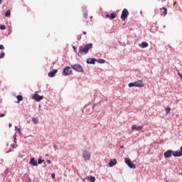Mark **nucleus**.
I'll use <instances>...</instances> for the list:
<instances>
[{"label": "nucleus", "instance_id": "nucleus-1", "mask_svg": "<svg viewBox=\"0 0 182 182\" xmlns=\"http://www.w3.org/2000/svg\"><path fill=\"white\" fill-rule=\"evenodd\" d=\"M93 48L92 43H88L79 48L78 56L86 55L89 53V50Z\"/></svg>", "mask_w": 182, "mask_h": 182}, {"label": "nucleus", "instance_id": "nucleus-2", "mask_svg": "<svg viewBox=\"0 0 182 182\" xmlns=\"http://www.w3.org/2000/svg\"><path fill=\"white\" fill-rule=\"evenodd\" d=\"M128 86L129 87H143L144 84H143V81L139 80L136 82L129 83Z\"/></svg>", "mask_w": 182, "mask_h": 182}, {"label": "nucleus", "instance_id": "nucleus-3", "mask_svg": "<svg viewBox=\"0 0 182 182\" xmlns=\"http://www.w3.org/2000/svg\"><path fill=\"white\" fill-rule=\"evenodd\" d=\"M71 68L76 72H80V73H83V67H82L80 64H75L72 65Z\"/></svg>", "mask_w": 182, "mask_h": 182}, {"label": "nucleus", "instance_id": "nucleus-4", "mask_svg": "<svg viewBox=\"0 0 182 182\" xmlns=\"http://www.w3.org/2000/svg\"><path fill=\"white\" fill-rule=\"evenodd\" d=\"M124 162L128 166V167H129V168H136V165L133 164L129 158H125Z\"/></svg>", "mask_w": 182, "mask_h": 182}, {"label": "nucleus", "instance_id": "nucleus-5", "mask_svg": "<svg viewBox=\"0 0 182 182\" xmlns=\"http://www.w3.org/2000/svg\"><path fill=\"white\" fill-rule=\"evenodd\" d=\"M82 158L84 159L85 161H87L90 160V152L83 150L82 151Z\"/></svg>", "mask_w": 182, "mask_h": 182}, {"label": "nucleus", "instance_id": "nucleus-6", "mask_svg": "<svg viewBox=\"0 0 182 182\" xmlns=\"http://www.w3.org/2000/svg\"><path fill=\"white\" fill-rule=\"evenodd\" d=\"M127 16H129V10H127V9H124L121 14V19L122 21H126Z\"/></svg>", "mask_w": 182, "mask_h": 182}, {"label": "nucleus", "instance_id": "nucleus-7", "mask_svg": "<svg viewBox=\"0 0 182 182\" xmlns=\"http://www.w3.org/2000/svg\"><path fill=\"white\" fill-rule=\"evenodd\" d=\"M72 73V69L70 67H66L65 68L63 69V76H68Z\"/></svg>", "mask_w": 182, "mask_h": 182}, {"label": "nucleus", "instance_id": "nucleus-8", "mask_svg": "<svg viewBox=\"0 0 182 182\" xmlns=\"http://www.w3.org/2000/svg\"><path fill=\"white\" fill-rule=\"evenodd\" d=\"M33 99L34 100H36V102H41V100H42L43 99V96H41L38 94H35L33 96Z\"/></svg>", "mask_w": 182, "mask_h": 182}, {"label": "nucleus", "instance_id": "nucleus-9", "mask_svg": "<svg viewBox=\"0 0 182 182\" xmlns=\"http://www.w3.org/2000/svg\"><path fill=\"white\" fill-rule=\"evenodd\" d=\"M173 156V151L171 150H168L164 153V157L166 159H170Z\"/></svg>", "mask_w": 182, "mask_h": 182}, {"label": "nucleus", "instance_id": "nucleus-10", "mask_svg": "<svg viewBox=\"0 0 182 182\" xmlns=\"http://www.w3.org/2000/svg\"><path fill=\"white\" fill-rule=\"evenodd\" d=\"M172 156H173V157H181L182 156V152L181 151H172Z\"/></svg>", "mask_w": 182, "mask_h": 182}, {"label": "nucleus", "instance_id": "nucleus-11", "mask_svg": "<svg viewBox=\"0 0 182 182\" xmlns=\"http://www.w3.org/2000/svg\"><path fill=\"white\" fill-rule=\"evenodd\" d=\"M117 14L114 13H111L109 14L106 15V18H108L109 19H114L117 18Z\"/></svg>", "mask_w": 182, "mask_h": 182}, {"label": "nucleus", "instance_id": "nucleus-12", "mask_svg": "<svg viewBox=\"0 0 182 182\" xmlns=\"http://www.w3.org/2000/svg\"><path fill=\"white\" fill-rule=\"evenodd\" d=\"M116 164H117V161L116 160V159H110L109 163V167H113V166H116Z\"/></svg>", "mask_w": 182, "mask_h": 182}, {"label": "nucleus", "instance_id": "nucleus-13", "mask_svg": "<svg viewBox=\"0 0 182 182\" xmlns=\"http://www.w3.org/2000/svg\"><path fill=\"white\" fill-rule=\"evenodd\" d=\"M160 14L161 15H162L163 16H166V15H167V9H166V7H162L160 9Z\"/></svg>", "mask_w": 182, "mask_h": 182}, {"label": "nucleus", "instance_id": "nucleus-14", "mask_svg": "<svg viewBox=\"0 0 182 182\" xmlns=\"http://www.w3.org/2000/svg\"><path fill=\"white\" fill-rule=\"evenodd\" d=\"M57 73H58V70L55 69V70H53L52 71H50L48 73V77H55V75H56Z\"/></svg>", "mask_w": 182, "mask_h": 182}, {"label": "nucleus", "instance_id": "nucleus-15", "mask_svg": "<svg viewBox=\"0 0 182 182\" xmlns=\"http://www.w3.org/2000/svg\"><path fill=\"white\" fill-rule=\"evenodd\" d=\"M132 130H136V132H139V131L141 130V129H143V127L134 124L132 126Z\"/></svg>", "mask_w": 182, "mask_h": 182}, {"label": "nucleus", "instance_id": "nucleus-16", "mask_svg": "<svg viewBox=\"0 0 182 182\" xmlns=\"http://www.w3.org/2000/svg\"><path fill=\"white\" fill-rule=\"evenodd\" d=\"M95 63H96L95 58H88L87 60V63H88L90 65H95Z\"/></svg>", "mask_w": 182, "mask_h": 182}, {"label": "nucleus", "instance_id": "nucleus-17", "mask_svg": "<svg viewBox=\"0 0 182 182\" xmlns=\"http://www.w3.org/2000/svg\"><path fill=\"white\" fill-rule=\"evenodd\" d=\"M29 164H31V166H38V162L36 161H35V158H31L30 159Z\"/></svg>", "mask_w": 182, "mask_h": 182}, {"label": "nucleus", "instance_id": "nucleus-18", "mask_svg": "<svg viewBox=\"0 0 182 182\" xmlns=\"http://www.w3.org/2000/svg\"><path fill=\"white\" fill-rule=\"evenodd\" d=\"M139 46V48H142V49H144V48H147L149 46V43L146 41H144L141 43H140Z\"/></svg>", "mask_w": 182, "mask_h": 182}, {"label": "nucleus", "instance_id": "nucleus-19", "mask_svg": "<svg viewBox=\"0 0 182 182\" xmlns=\"http://www.w3.org/2000/svg\"><path fill=\"white\" fill-rule=\"evenodd\" d=\"M87 180L88 181H90V182H95L96 181V178H95V176H88L87 178Z\"/></svg>", "mask_w": 182, "mask_h": 182}, {"label": "nucleus", "instance_id": "nucleus-20", "mask_svg": "<svg viewBox=\"0 0 182 182\" xmlns=\"http://www.w3.org/2000/svg\"><path fill=\"white\" fill-rule=\"evenodd\" d=\"M16 99L18 100L17 103H19V102H22V100H23V97H22V95H17Z\"/></svg>", "mask_w": 182, "mask_h": 182}, {"label": "nucleus", "instance_id": "nucleus-21", "mask_svg": "<svg viewBox=\"0 0 182 182\" xmlns=\"http://www.w3.org/2000/svg\"><path fill=\"white\" fill-rule=\"evenodd\" d=\"M32 122L34 123V124H38L39 123V119L38 118H33Z\"/></svg>", "mask_w": 182, "mask_h": 182}, {"label": "nucleus", "instance_id": "nucleus-22", "mask_svg": "<svg viewBox=\"0 0 182 182\" xmlns=\"http://www.w3.org/2000/svg\"><path fill=\"white\" fill-rule=\"evenodd\" d=\"M97 62H98V63H106V60L102 58H99L98 60H97Z\"/></svg>", "mask_w": 182, "mask_h": 182}, {"label": "nucleus", "instance_id": "nucleus-23", "mask_svg": "<svg viewBox=\"0 0 182 182\" xmlns=\"http://www.w3.org/2000/svg\"><path fill=\"white\" fill-rule=\"evenodd\" d=\"M5 16H6V18H9V16H11V10H7L6 14H5Z\"/></svg>", "mask_w": 182, "mask_h": 182}, {"label": "nucleus", "instance_id": "nucleus-24", "mask_svg": "<svg viewBox=\"0 0 182 182\" xmlns=\"http://www.w3.org/2000/svg\"><path fill=\"white\" fill-rule=\"evenodd\" d=\"M171 111V109L170 107H167L166 109V114H168V113H170Z\"/></svg>", "mask_w": 182, "mask_h": 182}, {"label": "nucleus", "instance_id": "nucleus-25", "mask_svg": "<svg viewBox=\"0 0 182 182\" xmlns=\"http://www.w3.org/2000/svg\"><path fill=\"white\" fill-rule=\"evenodd\" d=\"M43 161H45V159H38V164H42L43 163Z\"/></svg>", "mask_w": 182, "mask_h": 182}, {"label": "nucleus", "instance_id": "nucleus-26", "mask_svg": "<svg viewBox=\"0 0 182 182\" xmlns=\"http://www.w3.org/2000/svg\"><path fill=\"white\" fill-rule=\"evenodd\" d=\"M4 58H5V53H1L0 54V59H4Z\"/></svg>", "mask_w": 182, "mask_h": 182}, {"label": "nucleus", "instance_id": "nucleus-27", "mask_svg": "<svg viewBox=\"0 0 182 182\" xmlns=\"http://www.w3.org/2000/svg\"><path fill=\"white\" fill-rule=\"evenodd\" d=\"M0 29H1V31H5L6 29L5 25H0Z\"/></svg>", "mask_w": 182, "mask_h": 182}, {"label": "nucleus", "instance_id": "nucleus-28", "mask_svg": "<svg viewBox=\"0 0 182 182\" xmlns=\"http://www.w3.org/2000/svg\"><path fill=\"white\" fill-rule=\"evenodd\" d=\"M5 49V47L4 46V45H0V50H2Z\"/></svg>", "mask_w": 182, "mask_h": 182}, {"label": "nucleus", "instance_id": "nucleus-29", "mask_svg": "<svg viewBox=\"0 0 182 182\" xmlns=\"http://www.w3.org/2000/svg\"><path fill=\"white\" fill-rule=\"evenodd\" d=\"M83 17L86 19L87 18V13H85Z\"/></svg>", "mask_w": 182, "mask_h": 182}, {"label": "nucleus", "instance_id": "nucleus-30", "mask_svg": "<svg viewBox=\"0 0 182 182\" xmlns=\"http://www.w3.org/2000/svg\"><path fill=\"white\" fill-rule=\"evenodd\" d=\"M11 146L13 149H16V147H18V144H16V145L12 144Z\"/></svg>", "mask_w": 182, "mask_h": 182}, {"label": "nucleus", "instance_id": "nucleus-31", "mask_svg": "<svg viewBox=\"0 0 182 182\" xmlns=\"http://www.w3.org/2000/svg\"><path fill=\"white\" fill-rule=\"evenodd\" d=\"M0 117H5V114H0Z\"/></svg>", "mask_w": 182, "mask_h": 182}, {"label": "nucleus", "instance_id": "nucleus-32", "mask_svg": "<svg viewBox=\"0 0 182 182\" xmlns=\"http://www.w3.org/2000/svg\"><path fill=\"white\" fill-rule=\"evenodd\" d=\"M51 178H55V173H52V174H51Z\"/></svg>", "mask_w": 182, "mask_h": 182}, {"label": "nucleus", "instance_id": "nucleus-33", "mask_svg": "<svg viewBox=\"0 0 182 182\" xmlns=\"http://www.w3.org/2000/svg\"><path fill=\"white\" fill-rule=\"evenodd\" d=\"M14 139L15 143H16V136H14Z\"/></svg>", "mask_w": 182, "mask_h": 182}, {"label": "nucleus", "instance_id": "nucleus-34", "mask_svg": "<svg viewBox=\"0 0 182 182\" xmlns=\"http://www.w3.org/2000/svg\"><path fill=\"white\" fill-rule=\"evenodd\" d=\"M17 130L19 133H21V129L17 128Z\"/></svg>", "mask_w": 182, "mask_h": 182}, {"label": "nucleus", "instance_id": "nucleus-35", "mask_svg": "<svg viewBox=\"0 0 182 182\" xmlns=\"http://www.w3.org/2000/svg\"><path fill=\"white\" fill-rule=\"evenodd\" d=\"M47 163H48V164H50V160H48Z\"/></svg>", "mask_w": 182, "mask_h": 182}, {"label": "nucleus", "instance_id": "nucleus-36", "mask_svg": "<svg viewBox=\"0 0 182 182\" xmlns=\"http://www.w3.org/2000/svg\"><path fill=\"white\" fill-rule=\"evenodd\" d=\"M9 127H12V124H9Z\"/></svg>", "mask_w": 182, "mask_h": 182}, {"label": "nucleus", "instance_id": "nucleus-37", "mask_svg": "<svg viewBox=\"0 0 182 182\" xmlns=\"http://www.w3.org/2000/svg\"><path fill=\"white\" fill-rule=\"evenodd\" d=\"M180 151L182 152V146L180 147Z\"/></svg>", "mask_w": 182, "mask_h": 182}, {"label": "nucleus", "instance_id": "nucleus-38", "mask_svg": "<svg viewBox=\"0 0 182 182\" xmlns=\"http://www.w3.org/2000/svg\"><path fill=\"white\" fill-rule=\"evenodd\" d=\"M86 33H87L86 31L83 32V35H86Z\"/></svg>", "mask_w": 182, "mask_h": 182}, {"label": "nucleus", "instance_id": "nucleus-39", "mask_svg": "<svg viewBox=\"0 0 182 182\" xmlns=\"http://www.w3.org/2000/svg\"><path fill=\"white\" fill-rule=\"evenodd\" d=\"M1 4H2V0H0V5H1Z\"/></svg>", "mask_w": 182, "mask_h": 182}, {"label": "nucleus", "instance_id": "nucleus-40", "mask_svg": "<svg viewBox=\"0 0 182 182\" xmlns=\"http://www.w3.org/2000/svg\"><path fill=\"white\" fill-rule=\"evenodd\" d=\"M123 147H124L123 146H121V149H123Z\"/></svg>", "mask_w": 182, "mask_h": 182}, {"label": "nucleus", "instance_id": "nucleus-41", "mask_svg": "<svg viewBox=\"0 0 182 182\" xmlns=\"http://www.w3.org/2000/svg\"><path fill=\"white\" fill-rule=\"evenodd\" d=\"M164 28H166V26H164Z\"/></svg>", "mask_w": 182, "mask_h": 182}]
</instances>
